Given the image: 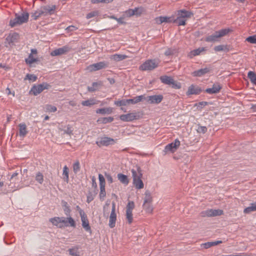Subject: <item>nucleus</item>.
<instances>
[{
	"label": "nucleus",
	"instance_id": "obj_1",
	"mask_svg": "<svg viewBox=\"0 0 256 256\" xmlns=\"http://www.w3.org/2000/svg\"><path fill=\"white\" fill-rule=\"evenodd\" d=\"M52 224L54 226L62 228V226H59V224L62 223L66 226H70L75 228L76 224L74 220L71 217H68L65 218L64 217H54L50 219Z\"/></svg>",
	"mask_w": 256,
	"mask_h": 256
},
{
	"label": "nucleus",
	"instance_id": "obj_2",
	"mask_svg": "<svg viewBox=\"0 0 256 256\" xmlns=\"http://www.w3.org/2000/svg\"><path fill=\"white\" fill-rule=\"evenodd\" d=\"M132 177L133 179V184L136 189H142L144 188V184L142 180V174L140 167H137L136 170H132Z\"/></svg>",
	"mask_w": 256,
	"mask_h": 256
},
{
	"label": "nucleus",
	"instance_id": "obj_3",
	"mask_svg": "<svg viewBox=\"0 0 256 256\" xmlns=\"http://www.w3.org/2000/svg\"><path fill=\"white\" fill-rule=\"evenodd\" d=\"M230 32V28L222 29L215 32L213 34L206 38L205 40L207 42H214L219 40V38L226 36Z\"/></svg>",
	"mask_w": 256,
	"mask_h": 256
},
{
	"label": "nucleus",
	"instance_id": "obj_4",
	"mask_svg": "<svg viewBox=\"0 0 256 256\" xmlns=\"http://www.w3.org/2000/svg\"><path fill=\"white\" fill-rule=\"evenodd\" d=\"M29 14L27 12H22L21 14H16L15 18L10 21V26L14 27L17 25H20L26 23L28 21Z\"/></svg>",
	"mask_w": 256,
	"mask_h": 256
},
{
	"label": "nucleus",
	"instance_id": "obj_5",
	"mask_svg": "<svg viewBox=\"0 0 256 256\" xmlns=\"http://www.w3.org/2000/svg\"><path fill=\"white\" fill-rule=\"evenodd\" d=\"M160 64L158 60L155 59L148 60L144 62L140 66V70L144 71H151L156 68Z\"/></svg>",
	"mask_w": 256,
	"mask_h": 256
},
{
	"label": "nucleus",
	"instance_id": "obj_6",
	"mask_svg": "<svg viewBox=\"0 0 256 256\" xmlns=\"http://www.w3.org/2000/svg\"><path fill=\"white\" fill-rule=\"evenodd\" d=\"M108 66V62L103 61L90 64L86 68V70L90 72H92L106 68Z\"/></svg>",
	"mask_w": 256,
	"mask_h": 256
},
{
	"label": "nucleus",
	"instance_id": "obj_7",
	"mask_svg": "<svg viewBox=\"0 0 256 256\" xmlns=\"http://www.w3.org/2000/svg\"><path fill=\"white\" fill-rule=\"evenodd\" d=\"M50 87V85L47 83H42L37 86H34L30 91L34 96H37L44 90L48 89Z\"/></svg>",
	"mask_w": 256,
	"mask_h": 256
},
{
	"label": "nucleus",
	"instance_id": "obj_8",
	"mask_svg": "<svg viewBox=\"0 0 256 256\" xmlns=\"http://www.w3.org/2000/svg\"><path fill=\"white\" fill-rule=\"evenodd\" d=\"M180 146V142L178 140H175L174 142H172L167 144L164 150V154H166L168 152H171L172 153L175 152Z\"/></svg>",
	"mask_w": 256,
	"mask_h": 256
},
{
	"label": "nucleus",
	"instance_id": "obj_9",
	"mask_svg": "<svg viewBox=\"0 0 256 256\" xmlns=\"http://www.w3.org/2000/svg\"><path fill=\"white\" fill-rule=\"evenodd\" d=\"M202 216H221L223 214V211L221 210L208 209L202 212L201 213Z\"/></svg>",
	"mask_w": 256,
	"mask_h": 256
},
{
	"label": "nucleus",
	"instance_id": "obj_10",
	"mask_svg": "<svg viewBox=\"0 0 256 256\" xmlns=\"http://www.w3.org/2000/svg\"><path fill=\"white\" fill-rule=\"evenodd\" d=\"M140 118L138 113L132 112L126 114H122L120 116V118L124 122H132L134 120H138Z\"/></svg>",
	"mask_w": 256,
	"mask_h": 256
},
{
	"label": "nucleus",
	"instance_id": "obj_11",
	"mask_svg": "<svg viewBox=\"0 0 256 256\" xmlns=\"http://www.w3.org/2000/svg\"><path fill=\"white\" fill-rule=\"evenodd\" d=\"M116 204L114 202H112V208L111 213L110 216L109 220V226L110 228H113L115 226L116 222Z\"/></svg>",
	"mask_w": 256,
	"mask_h": 256
},
{
	"label": "nucleus",
	"instance_id": "obj_12",
	"mask_svg": "<svg viewBox=\"0 0 256 256\" xmlns=\"http://www.w3.org/2000/svg\"><path fill=\"white\" fill-rule=\"evenodd\" d=\"M56 6L53 4L40 6V8L44 16L54 14L56 10Z\"/></svg>",
	"mask_w": 256,
	"mask_h": 256
},
{
	"label": "nucleus",
	"instance_id": "obj_13",
	"mask_svg": "<svg viewBox=\"0 0 256 256\" xmlns=\"http://www.w3.org/2000/svg\"><path fill=\"white\" fill-rule=\"evenodd\" d=\"M116 143V140L108 137H102L100 141L96 142V144L100 147L102 146H108Z\"/></svg>",
	"mask_w": 256,
	"mask_h": 256
},
{
	"label": "nucleus",
	"instance_id": "obj_14",
	"mask_svg": "<svg viewBox=\"0 0 256 256\" xmlns=\"http://www.w3.org/2000/svg\"><path fill=\"white\" fill-rule=\"evenodd\" d=\"M163 99V96L162 95H154L150 96L147 97L146 100L150 104H160Z\"/></svg>",
	"mask_w": 256,
	"mask_h": 256
},
{
	"label": "nucleus",
	"instance_id": "obj_15",
	"mask_svg": "<svg viewBox=\"0 0 256 256\" xmlns=\"http://www.w3.org/2000/svg\"><path fill=\"white\" fill-rule=\"evenodd\" d=\"M81 220L82 222V226L83 228L87 232H91V228L89 224L88 216L86 214H82L80 216Z\"/></svg>",
	"mask_w": 256,
	"mask_h": 256
},
{
	"label": "nucleus",
	"instance_id": "obj_16",
	"mask_svg": "<svg viewBox=\"0 0 256 256\" xmlns=\"http://www.w3.org/2000/svg\"><path fill=\"white\" fill-rule=\"evenodd\" d=\"M222 87L218 82L214 83L212 88H208L206 90V92L209 94H217L220 92Z\"/></svg>",
	"mask_w": 256,
	"mask_h": 256
},
{
	"label": "nucleus",
	"instance_id": "obj_17",
	"mask_svg": "<svg viewBox=\"0 0 256 256\" xmlns=\"http://www.w3.org/2000/svg\"><path fill=\"white\" fill-rule=\"evenodd\" d=\"M19 34L16 32L9 34L6 37V40L10 44H13L18 42L19 39Z\"/></svg>",
	"mask_w": 256,
	"mask_h": 256
},
{
	"label": "nucleus",
	"instance_id": "obj_18",
	"mask_svg": "<svg viewBox=\"0 0 256 256\" xmlns=\"http://www.w3.org/2000/svg\"><path fill=\"white\" fill-rule=\"evenodd\" d=\"M69 51V48L68 46H63L62 48L56 49L51 52V56H56L64 54Z\"/></svg>",
	"mask_w": 256,
	"mask_h": 256
},
{
	"label": "nucleus",
	"instance_id": "obj_19",
	"mask_svg": "<svg viewBox=\"0 0 256 256\" xmlns=\"http://www.w3.org/2000/svg\"><path fill=\"white\" fill-rule=\"evenodd\" d=\"M210 72V69L209 68H201L200 70L194 71L192 72V75L194 76L200 77L205 74L208 73Z\"/></svg>",
	"mask_w": 256,
	"mask_h": 256
},
{
	"label": "nucleus",
	"instance_id": "obj_20",
	"mask_svg": "<svg viewBox=\"0 0 256 256\" xmlns=\"http://www.w3.org/2000/svg\"><path fill=\"white\" fill-rule=\"evenodd\" d=\"M201 92H202V90L198 86H195L194 85H191L188 88V90L186 92V94L188 96L191 95V94H198Z\"/></svg>",
	"mask_w": 256,
	"mask_h": 256
},
{
	"label": "nucleus",
	"instance_id": "obj_21",
	"mask_svg": "<svg viewBox=\"0 0 256 256\" xmlns=\"http://www.w3.org/2000/svg\"><path fill=\"white\" fill-rule=\"evenodd\" d=\"M19 127V135L21 137H24L28 133L26 130V126L25 124H20Z\"/></svg>",
	"mask_w": 256,
	"mask_h": 256
},
{
	"label": "nucleus",
	"instance_id": "obj_22",
	"mask_svg": "<svg viewBox=\"0 0 256 256\" xmlns=\"http://www.w3.org/2000/svg\"><path fill=\"white\" fill-rule=\"evenodd\" d=\"M145 98L144 96L141 95L138 96H136L132 99H128V104H137L140 102H141L142 100L144 99Z\"/></svg>",
	"mask_w": 256,
	"mask_h": 256
},
{
	"label": "nucleus",
	"instance_id": "obj_23",
	"mask_svg": "<svg viewBox=\"0 0 256 256\" xmlns=\"http://www.w3.org/2000/svg\"><path fill=\"white\" fill-rule=\"evenodd\" d=\"M98 100H96L94 98H90L86 100L82 101V104L83 106H92L98 104Z\"/></svg>",
	"mask_w": 256,
	"mask_h": 256
},
{
	"label": "nucleus",
	"instance_id": "obj_24",
	"mask_svg": "<svg viewBox=\"0 0 256 256\" xmlns=\"http://www.w3.org/2000/svg\"><path fill=\"white\" fill-rule=\"evenodd\" d=\"M160 80L163 84L170 85L173 82L174 79L170 76H163L160 77Z\"/></svg>",
	"mask_w": 256,
	"mask_h": 256
},
{
	"label": "nucleus",
	"instance_id": "obj_25",
	"mask_svg": "<svg viewBox=\"0 0 256 256\" xmlns=\"http://www.w3.org/2000/svg\"><path fill=\"white\" fill-rule=\"evenodd\" d=\"M192 14L186 10H180L178 11V16L180 18H190Z\"/></svg>",
	"mask_w": 256,
	"mask_h": 256
},
{
	"label": "nucleus",
	"instance_id": "obj_26",
	"mask_svg": "<svg viewBox=\"0 0 256 256\" xmlns=\"http://www.w3.org/2000/svg\"><path fill=\"white\" fill-rule=\"evenodd\" d=\"M214 50L216 52L221 51L228 52L230 50V46L224 44L218 45L214 47Z\"/></svg>",
	"mask_w": 256,
	"mask_h": 256
},
{
	"label": "nucleus",
	"instance_id": "obj_27",
	"mask_svg": "<svg viewBox=\"0 0 256 256\" xmlns=\"http://www.w3.org/2000/svg\"><path fill=\"white\" fill-rule=\"evenodd\" d=\"M128 56L125 54H114L110 56V59L113 60L116 62H119L122 60L126 58Z\"/></svg>",
	"mask_w": 256,
	"mask_h": 256
},
{
	"label": "nucleus",
	"instance_id": "obj_28",
	"mask_svg": "<svg viewBox=\"0 0 256 256\" xmlns=\"http://www.w3.org/2000/svg\"><path fill=\"white\" fill-rule=\"evenodd\" d=\"M118 178L122 184L128 185L129 183V180L128 176L122 174H118Z\"/></svg>",
	"mask_w": 256,
	"mask_h": 256
},
{
	"label": "nucleus",
	"instance_id": "obj_29",
	"mask_svg": "<svg viewBox=\"0 0 256 256\" xmlns=\"http://www.w3.org/2000/svg\"><path fill=\"white\" fill-rule=\"evenodd\" d=\"M30 15L34 20H37L40 17L44 16L40 8L34 12H31Z\"/></svg>",
	"mask_w": 256,
	"mask_h": 256
},
{
	"label": "nucleus",
	"instance_id": "obj_30",
	"mask_svg": "<svg viewBox=\"0 0 256 256\" xmlns=\"http://www.w3.org/2000/svg\"><path fill=\"white\" fill-rule=\"evenodd\" d=\"M62 204L64 208V211L65 214L66 216H69V217H70L71 210H70V206H68V202L66 201L62 200Z\"/></svg>",
	"mask_w": 256,
	"mask_h": 256
},
{
	"label": "nucleus",
	"instance_id": "obj_31",
	"mask_svg": "<svg viewBox=\"0 0 256 256\" xmlns=\"http://www.w3.org/2000/svg\"><path fill=\"white\" fill-rule=\"evenodd\" d=\"M102 82L101 81H99L98 82H94L92 84V86L88 87V90L90 92H94L97 90L98 86H102Z\"/></svg>",
	"mask_w": 256,
	"mask_h": 256
},
{
	"label": "nucleus",
	"instance_id": "obj_32",
	"mask_svg": "<svg viewBox=\"0 0 256 256\" xmlns=\"http://www.w3.org/2000/svg\"><path fill=\"white\" fill-rule=\"evenodd\" d=\"M78 247L76 246L68 249L69 254L72 256H80V252L78 251Z\"/></svg>",
	"mask_w": 256,
	"mask_h": 256
},
{
	"label": "nucleus",
	"instance_id": "obj_33",
	"mask_svg": "<svg viewBox=\"0 0 256 256\" xmlns=\"http://www.w3.org/2000/svg\"><path fill=\"white\" fill-rule=\"evenodd\" d=\"M69 170L66 166H65L63 168L62 176L64 180L66 182H68L69 181Z\"/></svg>",
	"mask_w": 256,
	"mask_h": 256
},
{
	"label": "nucleus",
	"instance_id": "obj_34",
	"mask_svg": "<svg viewBox=\"0 0 256 256\" xmlns=\"http://www.w3.org/2000/svg\"><path fill=\"white\" fill-rule=\"evenodd\" d=\"M204 50V48H198L190 52V56L192 58L193 56H195L199 55Z\"/></svg>",
	"mask_w": 256,
	"mask_h": 256
},
{
	"label": "nucleus",
	"instance_id": "obj_35",
	"mask_svg": "<svg viewBox=\"0 0 256 256\" xmlns=\"http://www.w3.org/2000/svg\"><path fill=\"white\" fill-rule=\"evenodd\" d=\"M172 20L171 18L167 16H160L156 18V22L160 24L162 22H170Z\"/></svg>",
	"mask_w": 256,
	"mask_h": 256
},
{
	"label": "nucleus",
	"instance_id": "obj_36",
	"mask_svg": "<svg viewBox=\"0 0 256 256\" xmlns=\"http://www.w3.org/2000/svg\"><path fill=\"white\" fill-rule=\"evenodd\" d=\"M248 78L252 83L256 84V74L252 71H250L248 74Z\"/></svg>",
	"mask_w": 256,
	"mask_h": 256
},
{
	"label": "nucleus",
	"instance_id": "obj_37",
	"mask_svg": "<svg viewBox=\"0 0 256 256\" xmlns=\"http://www.w3.org/2000/svg\"><path fill=\"white\" fill-rule=\"evenodd\" d=\"M112 112V108H102L97 109L96 110V112L97 114H110Z\"/></svg>",
	"mask_w": 256,
	"mask_h": 256
},
{
	"label": "nucleus",
	"instance_id": "obj_38",
	"mask_svg": "<svg viewBox=\"0 0 256 256\" xmlns=\"http://www.w3.org/2000/svg\"><path fill=\"white\" fill-rule=\"evenodd\" d=\"M256 211V202L250 204V206L246 208L244 212L245 214H249L252 212Z\"/></svg>",
	"mask_w": 256,
	"mask_h": 256
},
{
	"label": "nucleus",
	"instance_id": "obj_39",
	"mask_svg": "<svg viewBox=\"0 0 256 256\" xmlns=\"http://www.w3.org/2000/svg\"><path fill=\"white\" fill-rule=\"evenodd\" d=\"M152 198L150 192L146 190L145 192V196L144 203H152Z\"/></svg>",
	"mask_w": 256,
	"mask_h": 256
},
{
	"label": "nucleus",
	"instance_id": "obj_40",
	"mask_svg": "<svg viewBox=\"0 0 256 256\" xmlns=\"http://www.w3.org/2000/svg\"><path fill=\"white\" fill-rule=\"evenodd\" d=\"M92 186L94 188L93 192V194H97L98 192V189L97 186V184L96 182V178L94 176H92Z\"/></svg>",
	"mask_w": 256,
	"mask_h": 256
},
{
	"label": "nucleus",
	"instance_id": "obj_41",
	"mask_svg": "<svg viewBox=\"0 0 256 256\" xmlns=\"http://www.w3.org/2000/svg\"><path fill=\"white\" fill-rule=\"evenodd\" d=\"M143 208L148 213H152L153 210L152 203H144Z\"/></svg>",
	"mask_w": 256,
	"mask_h": 256
},
{
	"label": "nucleus",
	"instance_id": "obj_42",
	"mask_svg": "<svg viewBox=\"0 0 256 256\" xmlns=\"http://www.w3.org/2000/svg\"><path fill=\"white\" fill-rule=\"evenodd\" d=\"M100 200H104L106 196V192L105 190V186H100Z\"/></svg>",
	"mask_w": 256,
	"mask_h": 256
},
{
	"label": "nucleus",
	"instance_id": "obj_43",
	"mask_svg": "<svg viewBox=\"0 0 256 256\" xmlns=\"http://www.w3.org/2000/svg\"><path fill=\"white\" fill-rule=\"evenodd\" d=\"M114 120V118L110 116L108 118H103L101 119H98V122H100L102 124H106L108 122H110Z\"/></svg>",
	"mask_w": 256,
	"mask_h": 256
},
{
	"label": "nucleus",
	"instance_id": "obj_44",
	"mask_svg": "<svg viewBox=\"0 0 256 256\" xmlns=\"http://www.w3.org/2000/svg\"><path fill=\"white\" fill-rule=\"evenodd\" d=\"M36 180L40 184H42L44 182V176L40 172H38L36 174Z\"/></svg>",
	"mask_w": 256,
	"mask_h": 256
},
{
	"label": "nucleus",
	"instance_id": "obj_45",
	"mask_svg": "<svg viewBox=\"0 0 256 256\" xmlns=\"http://www.w3.org/2000/svg\"><path fill=\"white\" fill-rule=\"evenodd\" d=\"M63 131H64V134H68L69 136H71V135L73 134V129H72V128L70 124H68L66 126V129L64 130Z\"/></svg>",
	"mask_w": 256,
	"mask_h": 256
},
{
	"label": "nucleus",
	"instance_id": "obj_46",
	"mask_svg": "<svg viewBox=\"0 0 256 256\" xmlns=\"http://www.w3.org/2000/svg\"><path fill=\"white\" fill-rule=\"evenodd\" d=\"M46 110L48 112H55L57 110V108L51 104H46L45 106Z\"/></svg>",
	"mask_w": 256,
	"mask_h": 256
},
{
	"label": "nucleus",
	"instance_id": "obj_47",
	"mask_svg": "<svg viewBox=\"0 0 256 256\" xmlns=\"http://www.w3.org/2000/svg\"><path fill=\"white\" fill-rule=\"evenodd\" d=\"M178 24V26H184L186 24V20L184 18L178 16L177 18L174 21Z\"/></svg>",
	"mask_w": 256,
	"mask_h": 256
},
{
	"label": "nucleus",
	"instance_id": "obj_48",
	"mask_svg": "<svg viewBox=\"0 0 256 256\" xmlns=\"http://www.w3.org/2000/svg\"><path fill=\"white\" fill-rule=\"evenodd\" d=\"M38 60L36 58H34L32 54H30L28 58L26 59V62L28 64H31L32 63L36 62Z\"/></svg>",
	"mask_w": 256,
	"mask_h": 256
},
{
	"label": "nucleus",
	"instance_id": "obj_49",
	"mask_svg": "<svg viewBox=\"0 0 256 256\" xmlns=\"http://www.w3.org/2000/svg\"><path fill=\"white\" fill-rule=\"evenodd\" d=\"M114 104L117 106H126L128 104V100H120L115 101Z\"/></svg>",
	"mask_w": 256,
	"mask_h": 256
},
{
	"label": "nucleus",
	"instance_id": "obj_50",
	"mask_svg": "<svg viewBox=\"0 0 256 256\" xmlns=\"http://www.w3.org/2000/svg\"><path fill=\"white\" fill-rule=\"evenodd\" d=\"M99 14V12L98 10L92 11L89 13H88L86 14V18L87 19H90V18H92L93 17L98 16Z\"/></svg>",
	"mask_w": 256,
	"mask_h": 256
},
{
	"label": "nucleus",
	"instance_id": "obj_51",
	"mask_svg": "<svg viewBox=\"0 0 256 256\" xmlns=\"http://www.w3.org/2000/svg\"><path fill=\"white\" fill-rule=\"evenodd\" d=\"M138 10V8H135L134 10L129 9L126 12V15L128 16H132L136 14V12Z\"/></svg>",
	"mask_w": 256,
	"mask_h": 256
},
{
	"label": "nucleus",
	"instance_id": "obj_52",
	"mask_svg": "<svg viewBox=\"0 0 256 256\" xmlns=\"http://www.w3.org/2000/svg\"><path fill=\"white\" fill-rule=\"evenodd\" d=\"M73 170L75 174H76L80 170V164L78 160L74 164Z\"/></svg>",
	"mask_w": 256,
	"mask_h": 256
},
{
	"label": "nucleus",
	"instance_id": "obj_53",
	"mask_svg": "<svg viewBox=\"0 0 256 256\" xmlns=\"http://www.w3.org/2000/svg\"><path fill=\"white\" fill-rule=\"evenodd\" d=\"M126 218L128 224H130L132 222L133 219L132 212L126 211Z\"/></svg>",
	"mask_w": 256,
	"mask_h": 256
},
{
	"label": "nucleus",
	"instance_id": "obj_54",
	"mask_svg": "<svg viewBox=\"0 0 256 256\" xmlns=\"http://www.w3.org/2000/svg\"><path fill=\"white\" fill-rule=\"evenodd\" d=\"M134 202L130 201L129 202L126 206V211H130L132 212V210L134 208Z\"/></svg>",
	"mask_w": 256,
	"mask_h": 256
},
{
	"label": "nucleus",
	"instance_id": "obj_55",
	"mask_svg": "<svg viewBox=\"0 0 256 256\" xmlns=\"http://www.w3.org/2000/svg\"><path fill=\"white\" fill-rule=\"evenodd\" d=\"M246 40L251 44H256V35L250 36L246 38Z\"/></svg>",
	"mask_w": 256,
	"mask_h": 256
},
{
	"label": "nucleus",
	"instance_id": "obj_56",
	"mask_svg": "<svg viewBox=\"0 0 256 256\" xmlns=\"http://www.w3.org/2000/svg\"><path fill=\"white\" fill-rule=\"evenodd\" d=\"M98 178L100 181V186H105L106 182L104 176L102 174H98Z\"/></svg>",
	"mask_w": 256,
	"mask_h": 256
},
{
	"label": "nucleus",
	"instance_id": "obj_57",
	"mask_svg": "<svg viewBox=\"0 0 256 256\" xmlns=\"http://www.w3.org/2000/svg\"><path fill=\"white\" fill-rule=\"evenodd\" d=\"M172 88L175 89H180L181 88V84L180 82H176L173 80V82L171 84Z\"/></svg>",
	"mask_w": 256,
	"mask_h": 256
},
{
	"label": "nucleus",
	"instance_id": "obj_58",
	"mask_svg": "<svg viewBox=\"0 0 256 256\" xmlns=\"http://www.w3.org/2000/svg\"><path fill=\"white\" fill-rule=\"evenodd\" d=\"M96 194H93V192H90L87 196V202H90L94 200V196H95Z\"/></svg>",
	"mask_w": 256,
	"mask_h": 256
},
{
	"label": "nucleus",
	"instance_id": "obj_59",
	"mask_svg": "<svg viewBox=\"0 0 256 256\" xmlns=\"http://www.w3.org/2000/svg\"><path fill=\"white\" fill-rule=\"evenodd\" d=\"M197 131L198 133L205 134L207 131V128L206 126H199Z\"/></svg>",
	"mask_w": 256,
	"mask_h": 256
},
{
	"label": "nucleus",
	"instance_id": "obj_60",
	"mask_svg": "<svg viewBox=\"0 0 256 256\" xmlns=\"http://www.w3.org/2000/svg\"><path fill=\"white\" fill-rule=\"evenodd\" d=\"M26 77L28 79L32 82H35L37 79V76L32 74H27Z\"/></svg>",
	"mask_w": 256,
	"mask_h": 256
},
{
	"label": "nucleus",
	"instance_id": "obj_61",
	"mask_svg": "<svg viewBox=\"0 0 256 256\" xmlns=\"http://www.w3.org/2000/svg\"><path fill=\"white\" fill-rule=\"evenodd\" d=\"M174 53V50L172 48H168L164 52V54L166 56L172 55Z\"/></svg>",
	"mask_w": 256,
	"mask_h": 256
},
{
	"label": "nucleus",
	"instance_id": "obj_62",
	"mask_svg": "<svg viewBox=\"0 0 256 256\" xmlns=\"http://www.w3.org/2000/svg\"><path fill=\"white\" fill-rule=\"evenodd\" d=\"M202 246H203L204 248L207 249L212 246V242H207L202 244Z\"/></svg>",
	"mask_w": 256,
	"mask_h": 256
},
{
	"label": "nucleus",
	"instance_id": "obj_63",
	"mask_svg": "<svg viewBox=\"0 0 256 256\" xmlns=\"http://www.w3.org/2000/svg\"><path fill=\"white\" fill-rule=\"evenodd\" d=\"M105 176L107 179V180L108 182L110 183V184H112V183L113 182V178H112V176L110 174H105Z\"/></svg>",
	"mask_w": 256,
	"mask_h": 256
},
{
	"label": "nucleus",
	"instance_id": "obj_64",
	"mask_svg": "<svg viewBox=\"0 0 256 256\" xmlns=\"http://www.w3.org/2000/svg\"><path fill=\"white\" fill-rule=\"evenodd\" d=\"M76 29L77 28L76 26H70L66 28V30L68 32H72L76 30Z\"/></svg>",
	"mask_w": 256,
	"mask_h": 256
}]
</instances>
